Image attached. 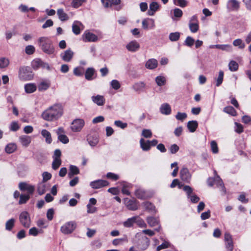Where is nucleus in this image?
Returning <instances> with one entry per match:
<instances>
[{"instance_id":"a19ab883","label":"nucleus","mask_w":251,"mask_h":251,"mask_svg":"<svg viewBox=\"0 0 251 251\" xmlns=\"http://www.w3.org/2000/svg\"><path fill=\"white\" fill-rule=\"evenodd\" d=\"M155 82L158 86H162L165 84L166 79L164 76L159 75L156 77Z\"/></svg>"},{"instance_id":"2eb2a0df","label":"nucleus","mask_w":251,"mask_h":251,"mask_svg":"<svg viewBox=\"0 0 251 251\" xmlns=\"http://www.w3.org/2000/svg\"><path fill=\"white\" fill-rule=\"evenodd\" d=\"M139 43L136 40H133L129 42L126 45V49L130 52H136L140 48Z\"/></svg>"},{"instance_id":"37998d69","label":"nucleus","mask_w":251,"mask_h":251,"mask_svg":"<svg viewBox=\"0 0 251 251\" xmlns=\"http://www.w3.org/2000/svg\"><path fill=\"white\" fill-rule=\"evenodd\" d=\"M42 60L40 58L34 59L31 62V66L34 70H38L41 68Z\"/></svg>"},{"instance_id":"4c0bfd02","label":"nucleus","mask_w":251,"mask_h":251,"mask_svg":"<svg viewBox=\"0 0 251 251\" xmlns=\"http://www.w3.org/2000/svg\"><path fill=\"white\" fill-rule=\"evenodd\" d=\"M136 197L139 199H145L146 197V192L143 189H138L135 192Z\"/></svg>"},{"instance_id":"69168bd1","label":"nucleus","mask_w":251,"mask_h":251,"mask_svg":"<svg viewBox=\"0 0 251 251\" xmlns=\"http://www.w3.org/2000/svg\"><path fill=\"white\" fill-rule=\"evenodd\" d=\"M114 125L118 127H120L123 129L126 128L127 126V124L124 123L120 120H116L114 122Z\"/></svg>"},{"instance_id":"1a4fd4ad","label":"nucleus","mask_w":251,"mask_h":251,"mask_svg":"<svg viewBox=\"0 0 251 251\" xmlns=\"http://www.w3.org/2000/svg\"><path fill=\"white\" fill-rule=\"evenodd\" d=\"M109 182L105 180L98 179L90 182V185L92 188L98 189L108 186Z\"/></svg>"},{"instance_id":"aec40b11","label":"nucleus","mask_w":251,"mask_h":251,"mask_svg":"<svg viewBox=\"0 0 251 251\" xmlns=\"http://www.w3.org/2000/svg\"><path fill=\"white\" fill-rule=\"evenodd\" d=\"M19 141L23 147H28L31 142V138L27 135H21L19 137Z\"/></svg>"},{"instance_id":"6ab92c4d","label":"nucleus","mask_w":251,"mask_h":251,"mask_svg":"<svg viewBox=\"0 0 251 251\" xmlns=\"http://www.w3.org/2000/svg\"><path fill=\"white\" fill-rule=\"evenodd\" d=\"M160 112L165 115H168L171 113V106L167 103L162 104L159 108Z\"/></svg>"},{"instance_id":"ddd939ff","label":"nucleus","mask_w":251,"mask_h":251,"mask_svg":"<svg viewBox=\"0 0 251 251\" xmlns=\"http://www.w3.org/2000/svg\"><path fill=\"white\" fill-rule=\"evenodd\" d=\"M125 202L127 208L130 210L135 211L138 209L137 201L135 199L126 198L125 199Z\"/></svg>"},{"instance_id":"2f4dec72","label":"nucleus","mask_w":251,"mask_h":251,"mask_svg":"<svg viewBox=\"0 0 251 251\" xmlns=\"http://www.w3.org/2000/svg\"><path fill=\"white\" fill-rule=\"evenodd\" d=\"M224 73L223 71L220 70L219 72L218 75L217 77H215L214 79L216 81L215 85L217 87L220 86L223 83L224 79Z\"/></svg>"},{"instance_id":"f704fd0d","label":"nucleus","mask_w":251,"mask_h":251,"mask_svg":"<svg viewBox=\"0 0 251 251\" xmlns=\"http://www.w3.org/2000/svg\"><path fill=\"white\" fill-rule=\"evenodd\" d=\"M41 135L46 138V142L48 144H50L52 142V139L50 132L46 129H43L41 131Z\"/></svg>"},{"instance_id":"79ce46f5","label":"nucleus","mask_w":251,"mask_h":251,"mask_svg":"<svg viewBox=\"0 0 251 251\" xmlns=\"http://www.w3.org/2000/svg\"><path fill=\"white\" fill-rule=\"evenodd\" d=\"M223 111L225 113L229 114V115L235 116L236 115V111L235 109L231 106H227L224 108Z\"/></svg>"},{"instance_id":"e2e57ef3","label":"nucleus","mask_w":251,"mask_h":251,"mask_svg":"<svg viewBox=\"0 0 251 251\" xmlns=\"http://www.w3.org/2000/svg\"><path fill=\"white\" fill-rule=\"evenodd\" d=\"M19 128L20 126H19L17 122L13 121L11 123L9 126L10 130L12 131H17Z\"/></svg>"},{"instance_id":"ea45409f","label":"nucleus","mask_w":251,"mask_h":251,"mask_svg":"<svg viewBox=\"0 0 251 251\" xmlns=\"http://www.w3.org/2000/svg\"><path fill=\"white\" fill-rule=\"evenodd\" d=\"M127 237L125 236L123 238H116L114 239L112 241V244L114 246H118L119 245H122L124 242H127Z\"/></svg>"},{"instance_id":"4d7b16f0","label":"nucleus","mask_w":251,"mask_h":251,"mask_svg":"<svg viewBox=\"0 0 251 251\" xmlns=\"http://www.w3.org/2000/svg\"><path fill=\"white\" fill-rule=\"evenodd\" d=\"M217 49L221 50H222L230 51L232 50V47L231 46V45L228 44H217Z\"/></svg>"},{"instance_id":"0e129e2a","label":"nucleus","mask_w":251,"mask_h":251,"mask_svg":"<svg viewBox=\"0 0 251 251\" xmlns=\"http://www.w3.org/2000/svg\"><path fill=\"white\" fill-rule=\"evenodd\" d=\"M174 3L177 6L181 7H185L187 4L186 0H173Z\"/></svg>"},{"instance_id":"bf43d9fd","label":"nucleus","mask_w":251,"mask_h":251,"mask_svg":"<svg viewBox=\"0 0 251 251\" xmlns=\"http://www.w3.org/2000/svg\"><path fill=\"white\" fill-rule=\"evenodd\" d=\"M189 27L191 32L196 33L199 30V23H189Z\"/></svg>"},{"instance_id":"13d9d810","label":"nucleus","mask_w":251,"mask_h":251,"mask_svg":"<svg viewBox=\"0 0 251 251\" xmlns=\"http://www.w3.org/2000/svg\"><path fill=\"white\" fill-rule=\"evenodd\" d=\"M195 43L194 39L191 36H187L184 41V45L189 47H191L193 46Z\"/></svg>"},{"instance_id":"052dcab7","label":"nucleus","mask_w":251,"mask_h":251,"mask_svg":"<svg viewBox=\"0 0 251 251\" xmlns=\"http://www.w3.org/2000/svg\"><path fill=\"white\" fill-rule=\"evenodd\" d=\"M9 64L8 59L5 57H1L0 58V68H4L6 67Z\"/></svg>"},{"instance_id":"a878e982","label":"nucleus","mask_w":251,"mask_h":251,"mask_svg":"<svg viewBox=\"0 0 251 251\" xmlns=\"http://www.w3.org/2000/svg\"><path fill=\"white\" fill-rule=\"evenodd\" d=\"M89 144L92 147L97 145L99 142V137L97 135H91L87 138Z\"/></svg>"},{"instance_id":"8fccbe9b","label":"nucleus","mask_w":251,"mask_h":251,"mask_svg":"<svg viewBox=\"0 0 251 251\" xmlns=\"http://www.w3.org/2000/svg\"><path fill=\"white\" fill-rule=\"evenodd\" d=\"M15 220L13 218L8 220L5 224V229L7 230L11 231L14 226Z\"/></svg>"},{"instance_id":"393cba45","label":"nucleus","mask_w":251,"mask_h":251,"mask_svg":"<svg viewBox=\"0 0 251 251\" xmlns=\"http://www.w3.org/2000/svg\"><path fill=\"white\" fill-rule=\"evenodd\" d=\"M57 15L59 20L62 22L66 21L69 20V16L64 12L62 8H60L57 10Z\"/></svg>"},{"instance_id":"c85d7f7f","label":"nucleus","mask_w":251,"mask_h":251,"mask_svg":"<svg viewBox=\"0 0 251 251\" xmlns=\"http://www.w3.org/2000/svg\"><path fill=\"white\" fill-rule=\"evenodd\" d=\"M25 92L26 93L30 94L34 92L37 89V86L34 83H27L24 86Z\"/></svg>"},{"instance_id":"b1692460","label":"nucleus","mask_w":251,"mask_h":251,"mask_svg":"<svg viewBox=\"0 0 251 251\" xmlns=\"http://www.w3.org/2000/svg\"><path fill=\"white\" fill-rule=\"evenodd\" d=\"M158 65V62L155 59L151 58L149 59L145 64L146 68L150 70L154 69Z\"/></svg>"},{"instance_id":"09e8293b","label":"nucleus","mask_w":251,"mask_h":251,"mask_svg":"<svg viewBox=\"0 0 251 251\" xmlns=\"http://www.w3.org/2000/svg\"><path fill=\"white\" fill-rule=\"evenodd\" d=\"M180 34L178 32H172L169 36V39L172 42L177 41L179 39Z\"/></svg>"},{"instance_id":"4468645a","label":"nucleus","mask_w":251,"mask_h":251,"mask_svg":"<svg viewBox=\"0 0 251 251\" xmlns=\"http://www.w3.org/2000/svg\"><path fill=\"white\" fill-rule=\"evenodd\" d=\"M74 55V52L70 49H69L64 52L61 53L60 54V57L63 61L68 62L72 60Z\"/></svg>"},{"instance_id":"f257e3e1","label":"nucleus","mask_w":251,"mask_h":251,"mask_svg":"<svg viewBox=\"0 0 251 251\" xmlns=\"http://www.w3.org/2000/svg\"><path fill=\"white\" fill-rule=\"evenodd\" d=\"M63 113V109L60 104H54L44 110L42 118L47 121H54L60 118Z\"/></svg>"},{"instance_id":"9b49d317","label":"nucleus","mask_w":251,"mask_h":251,"mask_svg":"<svg viewBox=\"0 0 251 251\" xmlns=\"http://www.w3.org/2000/svg\"><path fill=\"white\" fill-rule=\"evenodd\" d=\"M180 176L181 180L186 183H189L191 178V175L187 168H183L181 169Z\"/></svg>"},{"instance_id":"f03ea898","label":"nucleus","mask_w":251,"mask_h":251,"mask_svg":"<svg viewBox=\"0 0 251 251\" xmlns=\"http://www.w3.org/2000/svg\"><path fill=\"white\" fill-rule=\"evenodd\" d=\"M40 47L45 53L51 55L55 51L54 47L52 41L47 37H41L38 40Z\"/></svg>"},{"instance_id":"7ed1b4c3","label":"nucleus","mask_w":251,"mask_h":251,"mask_svg":"<svg viewBox=\"0 0 251 251\" xmlns=\"http://www.w3.org/2000/svg\"><path fill=\"white\" fill-rule=\"evenodd\" d=\"M34 76L31 68L28 66L21 67L19 71V77L23 80H30Z\"/></svg>"},{"instance_id":"7c9ffc66","label":"nucleus","mask_w":251,"mask_h":251,"mask_svg":"<svg viewBox=\"0 0 251 251\" xmlns=\"http://www.w3.org/2000/svg\"><path fill=\"white\" fill-rule=\"evenodd\" d=\"M17 148V146L15 143H11L8 144L5 148V151L7 153L10 154L14 152Z\"/></svg>"},{"instance_id":"680f3d73","label":"nucleus","mask_w":251,"mask_h":251,"mask_svg":"<svg viewBox=\"0 0 251 251\" xmlns=\"http://www.w3.org/2000/svg\"><path fill=\"white\" fill-rule=\"evenodd\" d=\"M131 186V184L128 183H125L122 188V192L123 194H125L127 196H129L130 193L128 190V188Z\"/></svg>"},{"instance_id":"423d86ee","label":"nucleus","mask_w":251,"mask_h":251,"mask_svg":"<svg viewBox=\"0 0 251 251\" xmlns=\"http://www.w3.org/2000/svg\"><path fill=\"white\" fill-rule=\"evenodd\" d=\"M76 228V224L74 221H70L64 225L60 228L61 231L64 234L72 233Z\"/></svg>"},{"instance_id":"c9c22d12","label":"nucleus","mask_w":251,"mask_h":251,"mask_svg":"<svg viewBox=\"0 0 251 251\" xmlns=\"http://www.w3.org/2000/svg\"><path fill=\"white\" fill-rule=\"evenodd\" d=\"M135 216L131 218H128L126 221L123 223V225L125 227H131L134 224H135Z\"/></svg>"},{"instance_id":"de8ad7c7","label":"nucleus","mask_w":251,"mask_h":251,"mask_svg":"<svg viewBox=\"0 0 251 251\" xmlns=\"http://www.w3.org/2000/svg\"><path fill=\"white\" fill-rule=\"evenodd\" d=\"M160 239L164 242L161 245L157 247V251H160L163 249H166L170 246V243L169 242L164 240L162 237H160Z\"/></svg>"},{"instance_id":"a211bd4d","label":"nucleus","mask_w":251,"mask_h":251,"mask_svg":"<svg viewBox=\"0 0 251 251\" xmlns=\"http://www.w3.org/2000/svg\"><path fill=\"white\" fill-rule=\"evenodd\" d=\"M84 40L86 42H96L98 40V36L95 34L85 31L83 35Z\"/></svg>"},{"instance_id":"c03bdc74","label":"nucleus","mask_w":251,"mask_h":251,"mask_svg":"<svg viewBox=\"0 0 251 251\" xmlns=\"http://www.w3.org/2000/svg\"><path fill=\"white\" fill-rule=\"evenodd\" d=\"M46 191V185L44 182H42L38 184L37 187V192L40 195H42L45 193Z\"/></svg>"},{"instance_id":"6e6d98bb","label":"nucleus","mask_w":251,"mask_h":251,"mask_svg":"<svg viewBox=\"0 0 251 251\" xmlns=\"http://www.w3.org/2000/svg\"><path fill=\"white\" fill-rule=\"evenodd\" d=\"M136 218L135 220V224H136L140 227H146L147 225L144 221L138 216H135Z\"/></svg>"},{"instance_id":"603ef678","label":"nucleus","mask_w":251,"mask_h":251,"mask_svg":"<svg viewBox=\"0 0 251 251\" xmlns=\"http://www.w3.org/2000/svg\"><path fill=\"white\" fill-rule=\"evenodd\" d=\"M86 2V0H73L71 2V5L74 8H77Z\"/></svg>"},{"instance_id":"6e6552de","label":"nucleus","mask_w":251,"mask_h":251,"mask_svg":"<svg viewBox=\"0 0 251 251\" xmlns=\"http://www.w3.org/2000/svg\"><path fill=\"white\" fill-rule=\"evenodd\" d=\"M19 188L22 191H27L26 195H31L34 193L35 187L32 185L28 184L26 182H20L19 184Z\"/></svg>"},{"instance_id":"5fc2aeb1","label":"nucleus","mask_w":251,"mask_h":251,"mask_svg":"<svg viewBox=\"0 0 251 251\" xmlns=\"http://www.w3.org/2000/svg\"><path fill=\"white\" fill-rule=\"evenodd\" d=\"M211 150L213 153L216 154L219 152V149L217 143L214 140L210 142Z\"/></svg>"},{"instance_id":"72a5a7b5","label":"nucleus","mask_w":251,"mask_h":251,"mask_svg":"<svg viewBox=\"0 0 251 251\" xmlns=\"http://www.w3.org/2000/svg\"><path fill=\"white\" fill-rule=\"evenodd\" d=\"M147 222L150 226L151 227L158 225L159 223V221L157 218L152 216L147 217Z\"/></svg>"},{"instance_id":"4be33fe9","label":"nucleus","mask_w":251,"mask_h":251,"mask_svg":"<svg viewBox=\"0 0 251 251\" xmlns=\"http://www.w3.org/2000/svg\"><path fill=\"white\" fill-rule=\"evenodd\" d=\"M83 27L82 24L78 21H75L72 25V31L75 35H78L80 33V27Z\"/></svg>"},{"instance_id":"0eeeda50","label":"nucleus","mask_w":251,"mask_h":251,"mask_svg":"<svg viewBox=\"0 0 251 251\" xmlns=\"http://www.w3.org/2000/svg\"><path fill=\"white\" fill-rule=\"evenodd\" d=\"M183 189L186 192L188 199L190 200L192 203H196L199 202L200 199V198L195 194L192 195L193 189L190 186L188 185L184 186Z\"/></svg>"},{"instance_id":"bb28decb","label":"nucleus","mask_w":251,"mask_h":251,"mask_svg":"<svg viewBox=\"0 0 251 251\" xmlns=\"http://www.w3.org/2000/svg\"><path fill=\"white\" fill-rule=\"evenodd\" d=\"M158 8L159 4L157 2L155 1L151 2L150 4V9L148 11V14L150 16H153Z\"/></svg>"},{"instance_id":"864d4df0","label":"nucleus","mask_w":251,"mask_h":251,"mask_svg":"<svg viewBox=\"0 0 251 251\" xmlns=\"http://www.w3.org/2000/svg\"><path fill=\"white\" fill-rule=\"evenodd\" d=\"M29 199L30 196L29 195L22 194L20 196V200L18 203L19 204H25L26 203V202L29 200Z\"/></svg>"},{"instance_id":"cd10ccee","label":"nucleus","mask_w":251,"mask_h":251,"mask_svg":"<svg viewBox=\"0 0 251 251\" xmlns=\"http://www.w3.org/2000/svg\"><path fill=\"white\" fill-rule=\"evenodd\" d=\"M50 86V83L49 80H44L41 81L38 86L39 91H44L47 90Z\"/></svg>"},{"instance_id":"49530a36","label":"nucleus","mask_w":251,"mask_h":251,"mask_svg":"<svg viewBox=\"0 0 251 251\" xmlns=\"http://www.w3.org/2000/svg\"><path fill=\"white\" fill-rule=\"evenodd\" d=\"M233 45L235 47H238L240 49H244L245 47V44L241 39H237L233 41Z\"/></svg>"},{"instance_id":"39448f33","label":"nucleus","mask_w":251,"mask_h":251,"mask_svg":"<svg viewBox=\"0 0 251 251\" xmlns=\"http://www.w3.org/2000/svg\"><path fill=\"white\" fill-rule=\"evenodd\" d=\"M85 125L84 120L82 119H75L73 121L71 129L73 132H80Z\"/></svg>"},{"instance_id":"c756f323","label":"nucleus","mask_w":251,"mask_h":251,"mask_svg":"<svg viewBox=\"0 0 251 251\" xmlns=\"http://www.w3.org/2000/svg\"><path fill=\"white\" fill-rule=\"evenodd\" d=\"M187 126L190 132H194L198 126V123L197 121H190L188 122Z\"/></svg>"},{"instance_id":"f8f14e48","label":"nucleus","mask_w":251,"mask_h":251,"mask_svg":"<svg viewBox=\"0 0 251 251\" xmlns=\"http://www.w3.org/2000/svg\"><path fill=\"white\" fill-rule=\"evenodd\" d=\"M240 7V3L237 0H228L226 3V8L228 11H234L238 10Z\"/></svg>"},{"instance_id":"5701e85b","label":"nucleus","mask_w":251,"mask_h":251,"mask_svg":"<svg viewBox=\"0 0 251 251\" xmlns=\"http://www.w3.org/2000/svg\"><path fill=\"white\" fill-rule=\"evenodd\" d=\"M134 90L138 93L143 92L146 88V84L143 81L135 83L132 86Z\"/></svg>"},{"instance_id":"338daca9","label":"nucleus","mask_w":251,"mask_h":251,"mask_svg":"<svg viewBox=\"0 0 251 251\" xmlns=\"http://www.w3.org/2000/svg\"><path fill=\"white\" fill-rule=\"evenodd\" d=\"M53 162L52 163V168L53 170H57L61 164V159H58L57 158L53 159Z\"/></svg>"},{"instance_id":"3c124183","label":"nucleus","mask_w":251,"mask_h":251,"mask_svg":"<svg viewBox=\"0 0 251 251\" xmlns=\"http://www.w3.org/2000/svg\"><path fill=\"white\" fill-rule=\"evenodd\" d=\"M215 184H216L218 187H221L222 189V190L225 193L226 188L222 179L219 176H217L215 177Z\"/></svg>"},{"instance_id":"f3484780","label":"nucleus","mask_w":251,"mask_h":251,"mask_svg":"<svg viewBox=\"0 0 251 251\" xmlns=\"http://www.w3.org/2000/svg\"><path fill=\"white\" fill-rule=\"evenodd\" d=\"M92 101L99 106H102L104 104L105 99L103 96L97 95L91 97Z\"/></svg>"},{"instance_id":"dca6fc26","label":"nucleus","mask_w":251,"mask_h":251,"mask_svg":"<svg viewBox=\"0 0 251 251\" xmlns=\"http://www.w3.org/2000/svg\"><path fill=\"white\" fill-rule=\"evenodd\" d=\"M142 27L144 29L154 28L155 27L154 20L150 18L144 19L142 21Z\"/></svg>"},{"instance_id":"9d476101","label":"nucleus","mask_w":251,"mask_h":251,"mask_svg":"<svg viewBox=\"0 0 251 251\" xmlns=\"http://www.w3.org/2000/svg\"><path fill=\"white\" fill-rule=\"evenodd\" d=\"M224 238L226 251H232L233 250V242L232 236L229 233L226 232Z\"/></svg>"},{"instance_id":"a18cd8bd","label":"nucleus","mask_w":251,"mask_h":251,"mask_svg":"<svg viewBox=\"0 0 251 251\" xmlns=\"http://www.w3.org/2000/svg\"><path fill=\"white\" fill-rule=\"evenodd\" d=\"M229 70L231 72L237 71L239 68L238 64L234 60H231L228 64Z\"/></svg>"},{"instance_id":"58836bf2","label":"nucleus","mask_w":251,"mask_h":251,"mask_svg":"<svg viewBox=\"0 0 251 251\" xmlns=\"http://www.w3.org/2000/svg\"><path fill=\"white\" fill-rule=\"evenodd\" d=\"M143 206L146 210L150 212H153L155 211V206L149 201H145L143 203Z\"/></svg>"},{"instance_id":"774afa93","label":"nucleus","mask_w":251,"mask_h":251,"mask_svg":"<svg viewBox=\"0 0 251 251\" xmlns=\"http://www.w3.org/2000/svg\"><path fill=\"white\" fill-rule=\"evenodd\" d=\"M174 16L176 18H180L182 15V11L178 8H176L173 10Z\"/></svg>"},{"instance_id":"412c9836","label":"nucleus","mask_w":251,"mask_h":251,"mask_svg":"<svg viewBox=\"0 0 251 251\" xmlns=\"http://www.w3.org/2000/svg\"><path fill=\"white\" fill-rule=\"evenodd\" d=\"M79 169L77 166L73 165H71L69 166L68 176L69 178H71L75 175L79 174Z\"/></svg>"},{"instance_id":"e433bc0d","label":"nucleus","mask_w":251,"mask_h":251,"mask_svg":"<svg viewBox=\"0 0 251 251\" xmlns=\"http://www.w3.org/2000/svg\"><path fill=\"white\" fill-rule=\"evenodd\" d=\"M95 73V70L93 68H88L85 74V78L88 80H91L93 79V76Z\"/></svg>"},{"instance_id":"20e7f679","label":"nucleus","mask_w":251,"mask_h":251,"mask_svg":"<svg viewBox=\"0 0 251 251\" xmlns=\"http://www.w3.org/2000/svg\"><path fill=\"white\" fill-rule=\"evenodd\" d=\"M19 221L21 224L25 228H28L31 226V218L27 211H22L19 215Z\"/></svg>"},{"instance_id":"473e14b6","label":"nucleus","mask_w":251,"mask_h":251,"mask_svg":"<svg viewBox=\"0 0 251 251\" xmlns=\"http://www.w3.org/2000/svg\"><path fill=\"white\" fill-rule=\"evenodd\" d=\"M141 148L144 151H149L151 149L150 145V140L145 141L144 139L141 138L140 140Z\"/></svg>"}]
</instances>
